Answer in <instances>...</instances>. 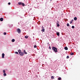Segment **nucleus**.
<instances>
[{
    "mask_svg": "<svg viewBox=\"0 0 80 80\" xmlns=\"http://www.w3.org/2000/svg\"><path fill=\"white\" fill-rule=\"evenodd\" d=\"M52 50H53L55 52H57V48L55 47H53L52 48Z\"/></svg>",
    "mask_w": 80,
    "mask_h": 80,
    "instance_id": "1",
    "label": "nucleus"
},
{
    "mask_svg": "<svg viewBox=\"0 0 80 80\" xmlns=\"http://www.w3.org/2000/svg\"><path fill=\"white\" fill-rule=\"evenodd\" d=\"M20 55L21 56H23L24 55V53H23V52H21V53H19Z\"/></svg>",
    "mask_w": 80,
    "mask_h": 80,
    "instance_id": "2",
    "label": "nucleus"
},
{
    "mask_svg": "<svg viewBox=\"0 0 80 80\" xmlns=\"http://www.w3.org/2000/svg\"><path fill=\"white\" fill-rule=\"evenodd\" d=\"M17 32H18V33H20V32H21V30H20V29L18 28L17 29Z\"/></svg>",
    "mask_w": 80,
    "mask_h": 80,
    "instance_id": "3",
    "label": "nucleus"
},
{
    "mask_svg": "<svg viewBox=\"0 0 80 80\" xmlns=\"http://www.w3.org/2000/svg\"><path fill=\"white\" fill-rule=\"evenodd\" d=\"M5 56V54L4 53H2V58H4V56Z\"/></svg>",
    "mask_w": 80,
    "mask_h": 80,
    "instance_id": "4",
    "label": "nucleus"
},
{
    "mask_svg": "<svg viewBox=\"0 0 80 80\" xmlns=\"http://www.w3.org/2000/svg\"><path fill=\"white\" fill-rule=\"evenodd\" d=\"M0 20L1 22H2L3 20V18H0Z\"/></svg>",
    "mask_w": 80,
    "mask_h": 80,
    "instance_id": "5",
    "label": "nucleus"
},
{
    "mask_svg": "<svg viewBox=\"0 0 80 80\" xmlns=\"http://www.w3.org/2000/svg\"><path fill=\"white\" fill-rule=\"evenodd\" d=\"M22 2H19L18 3V4L19 5H22Z\"/></svg>",
    "mask_w": 80,
    "mask_h": 80,
    "instance_id": "6",
    "label": "nucleus"
},
{
    "mask_svg": "<svg viewBox=\"0 0 80 80\" xmlns=\"http://www.w3.org/2000/svg\"><path fill=\"white\" fill-rule=\"evenodd\" d=\"M57 35L58 36H60V32H58L57 33Z\"/></svg>",
    "mask_w": 80,
    "mask_h": 80,
    "instance_id": "7",
    "label": "nucleus"
},
{
    "mask_svg": "<svg viewBox=\"0 0 80 80\" xmlns=\"http://www.w3.org/2000/svg\"><path fill=\"white\" fill-rule=\"evenodd\" d=\"M64 49H65L66 50H68V48L67 47H65L64 48Z\"/></svg>",
    "mask_w": 80,
    "mask_h": 80,
    "instance_id": "8",
    "label": "nucleus"
},
{
    "mask_svg": "<svg viewBox=\"0 0 80 80\" xmlns=\"http://www.w3.org/2000/svg\"><path fill=\"white\" fill-rule=\"evenodd\" d=\"M42 32H45V29H42V30H41Z\"/></svg>",
    "mask_w": 80,
    "mask_h": 80,
    "instance_id": "9",
    "label": "nucleus"
},
{
    "mask_svg": "<svg viewBox=\"0 0 80 80\" xmlns=\"http://www.w3.org/2000/svg\"><path fill=\"white\" fill-rule=\"evenodd\" d=\"M18 52H19V54H20V53L22 52H21V50H18Z\"/></svg>",
    "mask_w": 80,
    "mask_h": 80,
    "instance_id": "10",
    "label": "nucleus"
},
{
    "mask_svg": "<svg viewBox=\"0 0 80 80\" xmlns=\"http://www.w3.org/2000/svg\"><path fill=\"white\" fill-rule=\"evenodd\" d=\"M74 20H75V21L77 20V17H75V18H74Z\"/></svg>",
    "mask_w": 80,
    "mask_h": 80,
    "instance_id": "11",
    "label": "nucleus"
},
{
    "mask_svg": "<svg viewBox=\"0 0 80 80\" xmlns=\"http://www.w3.org/2000/svg\"><path fill=\"white\" fill-rule=\"evenodd\" d=\"M54 77H54V76H52V77H51V78H52V79H54Z\"/></svg>",
    "mask_w": 80,
    "mask_h": 80,
    "instance_id": "12",
    "label": "nucleus"
},
{
    "mask_svg": "<svg viewBox=\"0 0 80 80\" xmlns=\"http://www.w3.org/2000/svg\"><path fill=\"white\" fill-rule=\"evenodd\" d=\"M12 42H15V39H12Z\"/></svg>",
    "mask_w": 80,
    "mask_h": 80,
    "instance_id": "13",
    "label": "nucleus"
},
{
    "mask_svg": "<svg viewBox=\"0 0 80 80\" xmlns=\"http://www.w3.org/2000/svg\"><path fill=\"white\" fill-rule=\"evenodd\" d=\"M24 53H25V54H27V52H26L25 50H24Z\"/></svg>",
    "mask_w": 80,
    "mask_h": 80,
    "instance_id": "14",
    "label": "nucleus"
},
{
    "mask_svg": "<svg viewBox=\"0 0 80 80\" xmlns=\"http://www.w3.org/2000/svg\"><path fill=\"white\" fill-rule=\"evenodd\" d=\"M15 53L16 54H18V55H19V54H18V52H15Z\"/></svg>",
    "mask_w": 80,
    "mask_h": 80,
    "instance_id": "15",
    "label": "nucleus"
},
{
    "mask_svg": "<svg viewBox=\"0 0 80 80\" xmlns=\"http://www.w3.org/2000/svg\"><path fill=\"white\" fill-rule=\"evenodd\" d=\"M22 6H23V7H24V6H25V4H24V3H22Z\"/></svg>",
    "mask_w": 80,
    "mask_h": 80,
    "instance_id": "16",
    "label": "nucleus"
},
{
    "mask_svg": "<svg viewBox=\"0 0 80 80\" xmlns=\"http://www.w3.org/2000/svg\"><path fill=\"white\" fill-rule=\"evenodd\" d=\"M28 36H25V38H28Z\"/></svg>",
    "mask_w": 80,
    "mask_h": 80,
    "instance_id": "17",
    "label": "nucleus"
},
{
    "mask_svg": "<svg viewBox=\"0 0 80 80\" xmlns=\"http://www.w3.org/2000/svg\"><path fill=\"white\" fill-rule=\"evenodd\" d=\"M4 76H6L7 75V74L6 73H4V74H3Z\"/></svg>",
    "mask_w": 80,
    "mask_h": 80,
    "instance_id": "18",
    "label": "nucleus"
},
{
    "mask_svg": "<svg viewBox=\"0 0 80 80\" xmlns=\"http://www.w3.org/2000/svg\"><path fill=\"white\" fill-rule=\"evenodd\" d=\"M69 26H70V25L68 23L67 24V26L68 27H69Z\"/></svg>",
    "mask_w": 80,
    "mask_h": 80,
    "instance_id": "19",
    "label": "nucleus"
},
{
    "mask_svg": "<svg viewBox=\"0 0 80 80\" xmlns=\"http://www.w3.org/2000/svg\"><path fill=\"white\" fill-rule=\"evenodd\" d=\"M73 54H74L73 53H72V52L71 53H70L71 55H73Z\"/></svg>",
    "mask_w": 80,
    "mask_h": 80,
    "instance_id": "20",
    "label": "nucleus"
},
{
    "mask_svg": "<svg viewBox=\"0 0 80 80\" xmlns=\"http://www.w3.org/2000/svg\"><path fill=\"white\" fill-rule=\"evenodd\" d=\"M61 79H62V78H58V80H61Z\"/></svg>",
    "mask_w": 80,
    "mask_h": 80,
    "instance_id": "21",
    "label": "nucleus"
},
{
    "mask_svg": "<svg viewBox=\"0 0 80 80\" xmlns=\"http://www.w3.org/2000/svg\"><path fill=\"white\" fill-rule=\"evenodd\" d=\"M57 27H58L60 26V25H59V24H57Z\"/></svg>",
    "mask_w": 80,
    "mask_h": 80,
    "instance_id": "22",
    "label": "nucleus"
},
{
    "mask_svg": "<svg viewBox=\"0 0 80 80\" xmlns=\"http://www.w3.org/2000/svg\"><path fill=\"white\" fill-rule=\"evenodd\" d=\"M72 28H75V27H74V26H72Z\"/></svg>",
    "mask_w": 80,
    "mask_h": 80,
    "instance_id": "23",
    "label": "nucleus"
},
{
    "mask_svg": "<svg viewBox=\"0 0 80 80\" xmlns=\"http://www.w3.org/2000/svg\"><path fill=\"white\" fill-rule=\"evenodd\" d=\"M57 24H59V22L57 21Z\"/></svg>",
    "mask_w": 80,
    "mask_h": 80,
    "instance_id": "24",
    "label": "nucleus"
},
{
    "mask_svg": "<svg viewBox=\"0 0 80 80\" xmlns=\"http://www.w3.org/2000/svg\"><path fill=\"white\" fill-rule=\"evenodd\" d=\"M3 72L4 73H5V70H3Z\"/></svg>",
    "mask_w": 80,
    "mask_h": 80,
    "instance_id": "25",
    "label": "nucleus"
},
{
    "mask_svg": "<svg viewBox=\"0 0 80 80\" xmlns=\"http://www.w3.org/2000/svg\"><path fill=\"white\" fill-rule=\"evenodd\" d=\"M4 35H5L7 34V33L6 32H4L3 33Z\"/></svg>",
    "mask_w": 80,
    "mask_h": 80,
    "instance_id": "26",
    "label": "nucleus"
},
{
    "mask_svg": "<svg viewBox=\"0 0 80 80\" xmlns=\"http://www.w3.org/2000/svg\"><path fill=\"white\" fill-rule=\"evenodd\" d=\"M34 48H37V46L36 45L34 46Z\"/></svg>",
    "mask_w": 80,
    "mask_h": 80,
    "instance_id": "27",
    "label": "nucleus"
},
{
    "mask_svg": "<svg viewBox=\"0 0 80 80\" xmlns=\"http://www.w3.org/2000/svg\"><path fill=\"white\" fill-rule=\"evenodd\" d=\"M42 29H44V27H43V26H42Z\"/></svg>",
    "mask_w": 80,
    "mask_h": 80,
    "instance_id": "28",
    "label": "nucleus"
},
{
    "mask_svg": "<svg viewBox=\"0 0 80 80\" xmlns=\"http://www.w3.org/2000/svg\"><path fill=\"white\" fill-rule=\"evenodd\" d=\"M67 58H69V56H67Z\"/></svg>",
    "mask_w": 80,
    "mask_h": 80,
    "instance_id": "29",
    "label": "nucleus"
},
{
    "mask_svg": "<svg viewBox=\"0 0 80 80\" xmlns=\"http://www.w3.org/2000/svg\"><path fill=\"white\" fill-rule=\"evenodd\" d=\"M10 4H11L10 2H9V3H8V5H10Z\"/></svg>",
    "mask_w": 80,
    "mask_h": 80,
    "instance_id": "30",
    "label": "nucleus"
},
{
    "mask_svg": "<svg viewBox=\"0 0 80 80\" xmlns=\"http://www.w3.org/2000/svg\"><path fill=\"white\" fill-rule=\"evenodd\" d=\"M49 48L50 50H51V47H50V46H49Z\"/></svg>",
    "mask_w": 80,
    "mask_h": 80,
    "instance_id": "31",
    "label": "nucleus"
},
{
    "mask_svg": "<svg viewBox=\"0 0 80 80\" xmlns=\"http://www.w3.org/2000/svg\"><path fill=\"white\" fill-rule=\"evenodd\" d=\"M72 23V21H71V22H70V24H71V23Z\"/></svg>",
    "mask_w": 80,
    "mask_h": 80,
    "instance_id": "32",
    "label": "nucleus"
},
{
    "mask_svg": "<svg viewBox=\"0 0 80 80\" xmlns=\"http://www.w3.org/2000/svg\"><path fill=\"white\" fill-rule=\"evenodd\" d=\"M74 21V20H73V19H72L71 21V22H73Z\"/></svg>",
    "mask_w": 80,
    "mask_h": 80,
    "instance_id": "33",
    "label": "nucleus"
},
{
    "mask_svg": "<svg viewBox=\"0 0 80 80\" xmlns=\"http://www.w3.org/2000/svg\"><path fill=\"white\" fill-rule=\"evenodd\" d=\"M48 44H49V42H48Z\"/></svg>",
    "mask_w": 80,
    "mask_h": 80,
    "instance_id": "34",
    "label": "nucleus"
},
{
    "mask_svg": "<svg viewBox=\"0 0 80 80\" xmlns=\"http://www.w3.org/2000/svg\"><path fill=\"white\" fill-rule=\"evenodd\" d=\"M51 1H52V0H50Z\"/></svg>",
    "mask_w": 80,
    "mask_h": 80,
    "instance_id": "35",
    "label": "nucleus"
}]
</instances>
